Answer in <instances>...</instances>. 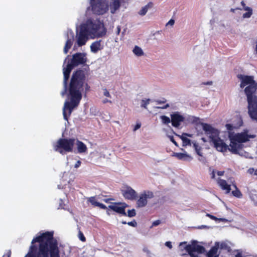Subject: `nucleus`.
Segmentation results:
<instances>
[{
    "label": "nucleus",
    "mask_w": 257,
    "mask_h": 257,
    "mask_svg": "<svg viewBox=\"0 0 257 257\" xmlns=\"http://www.w3.org/2000/svg\"><path fill=\"white\" fill-rule=\"evenodd\" d=\"M53 231H47L34 238L29 251L25 257H60L56 239Z\"/></svg>",
    "instance_id": "obj_1"
},
{
    "label": "nucleus",
    "mask_w": 257,
    "mask_h": 257,
    "mask_svg": "<svg viewBox=\"0 0 257 257\" xmlns=\"http://www.w3.org/2000/svg\"><path fill=\"white\" fill-rule=\"evenodd\" d=\"M106 33L104 24L97 18H90L82 23L76 30L73 49L86 44L89 39L101 38Z\"/></svg>",
    "instance_id": "obj_2"
},
{
    "label": "nucleus",
    "mask_w": 257,
    "mask_h": 257,
    "mask_svg": "<svg viewBox=\"0 0 257 257\" xmlns=\"http://www.w3.org/2000/svg\"><path fill=\"white\" fill-rule=\"evenodd\" d=\"M85 79V74L82 70H78L72 75L69 89L70 101L66 100L63 109V117L66 120H68L66 110H68L70 115L73 108L79 104L82 98V91L84 86Z\"/></svg>",
    "instance_id": "obj_3"
},
{
    "label": "nucleus",
    "mask_w": 257,
    "mask_h": 257,
    "mask_svg": "<svg viewBox=\"0 0 257 257\" xmlns=\"http://www.w3.org/2000/svg\"><path fill=\"white\" fill-rule=\"evenodd\" d=\"M248 130H244L243 132L237 133L234 135L231 133L229 134V138L230 141L229 146V151L234 154H238L240 156H244L246 154V157H247L248 154L244 152L242 150V143H245L249 140L250 139H253L255 137V135H248Z\"/></svg>",
    "instance_id": "obj_4"
},
{
    "label": "nucleus",
    "mask_w": 257,
    "mask_h": 257,
    "mask_svg": "<svg viewBox=\"0 0 257 257\" xmlns=\"http://www.w3.org/2000/svg\"><path fill=\"white\" fill-rule=\"evenodd\" d=\"M87 60L86 57V53H77L72 55V58L70 63L67 64L66 67L63 65V87L64 90L61 92V95L64 96L67 91V81L69 78L70 73L75 66H77L79 65H84ZM66 58L65 59L64 64H65Z\"/></svg>",
    "instance_id": "obj_5"
},
{
    "label": "nucleus",
    "mask_w": 257,
    "mask_h": 257,
    "mask_svg": "<svg viewBox=\"0 0 257 257\" xmlns=\"http://www.w3.org/2000/svg\"><path fill=\"white\" fill-rule=\"evenodd\" d=\"M202 129L205 134L209 138L210 142H211L214 148L219 152H225L227 150L229 151L230 147L227 145L219 137V132L216 128L213 127L211 125L201 123Z\"/></svg>",
    "instance_id": "obj_6"
},
{
    "label": "nucleus",
    "mask_w": 257,
    "mask_h": 257,
    "mask_svg": "<svg viewBox=\"0 0 257 257\" xmlns=\"http://www.w3.org/2000/svg\"><path fill=\"white\" fill-rule=\"evenodd\" d=\"M75 143V139L73 138L60 139L53 144V149L55 151L64 155L73 151Z\"/></svg>",
    "instance_id": "obj_7"
},
{
    "label": "nucleus",
    "mask_w": 257,
    "mask_h": 257,
    "mask_svg": "<svg viewBox=\"0 0 257 257\" xmlns=\"http://www.w3.org/2000/svg\"><path fill=\"white\" fill-rule=\"evenodd\" d=\"M91 11L93 14L102 15L108 10V4L105 0H90Z\"/></svg>",
    "instance_id": "obj_8"
},
{
    "label": "nucleus",
    "mask_w": 257,
    "mask_h": 257,
    "mask_svg": "<svg viewBox=\"0 0 257 257\" xmlns=\"http://www.w3.org/2000/svg\"><path fill=\"white\" fill-rule=\"evenodd\" d=\"M184 248L191 257H199L198 254L204 252L205 250V248L197 244L196 241H193L191 244L186 245Z\"/></svg>",
    "instance_id": "obj_9"
},
{
    "label": "nucleus",
    "mask_w": 257,
    "mask_h": 257,
    "mask_svg": "<svg viewBox=\"0 0 257 257\" xmlns=\"http://www.w3.org/2000/svg\"><path fill=\"white\" fill-rule=\"evenodd\" d=\"M154 193L152 191H145L141 193L137 201V207L142 208L146 206L148 203V199L153 198Z\"/></svg>",
    "instance_id": "obj_10"
},
{
    "label": "nucleus",
    "mask_w": 257,
    "mask_h": 257,
    "mask_svg": "<svg viewBox=\"0 0 257 257\" xmlns=\"http://www.w3.org/2000/svg\"><path fill=\"white\" fill-rule=\"evenodd\" d=\"M248 103V112L249 116L253 120L257 121V99H247Z\"/></svg>",
    "instance_id": "obj_11"
},
{
    "label": "nucleus",
    "mask_w": 257,
    "mask_h": 257,
    "mask_svg": "<svg viewBox=\"0 0 257 257\" xmlns=\"http://www.w3.org/2000/svg\"><path fill=\"white\" fill-rule=\"evenodd\" d=\"M121 191L122 196L126 199L134 200L137 198L138 195L137 192L128 185H124L122 187Z\"/></svg>",
    "instance_id": "obj_12"
},
{
    "label": "nucleus",
    "mask_w": 257,
    "mask_h": 257,
    "mask_svg": "<svg viewBox=\"0 0 257 257\" xmlns=\"http://www.w3.org/2000/svg\"><path fill=\"white\" fill-rule=\"evenodd\" d=\"M64 37L66 41L64 47L63 52L65 54H67L73 44L74 34L71 30L68 29L64 34Z\"/></svg>",
    "instance_id": "obj_13"
},
{
    "label": "nucleus",
    "mask_w": 257,
    "mask_h": 257,
    "mask_svg": "<svg viewBox=\"0 0 257 257\" xmlns=\"http://www.w3.org/2000/svg\"><path fill=\"white\" fill-rule=\"evenodd\" d=\"M237 77L240 82V87L241 88L245 86H250L254 82V77L253 76L240 74L237 75Z\"/></svg>",
    "instance_id": "obj_14"
},
{
    "label": "nucleus",
    "mask_w": 257,
    "mask_h": 257,
    "mask_svg": "<svg viewBox=\"0 0 257 257\" xmlns=\"http://www.w3.org/2000/svg\"><path fill=\"white\" fill-rule=\"evenodd\" d=\"M172 125L175 127H179L185 120V117L179 112L176 111L171 114Z\"/></svg>",
    "instance_id": "obj_15"
},
{
    "label": "nucleus",
    "mask_w": 257,
    "mask_h": 257,
    "mask_svg": "<svg viewBox=\"0 0 257 257\" xmlns=\"http://www.w3.org/2000/svg\"><path fill=\"white\" fill-rule=\"evenodd\" d=\"M256 89L257 82L254 80V82L251 85L247 86L244 89V93L246 96L247 99H254V97L257 99V96L254 94Z\"/></svg>",
    "instance_id": "obj_16"
},
{
    "label": "nucleus",
    "mask_w": 257,
    "mask_h": 257,
    "mask_svg": "<svg viewBox=\"0 0 257 257\" xmlns=\"http://www.w3.org/2000/svg\"><path fill=\"white\" fill-rule=\"evenodd\" d=\"M125 207L126 204L125 203H124L122 206H120L118 204L114 203L108 206V207L113 211L121 214L124 216H126V213L125 212Z\"/></svg>",
    "instance_id": "obj_17"
},
{
    "label": "nucleus",
    "mask_w": 257,
    "mask_h": 257,
    "mask_svg": "<svg viewBox=\"0 0 257 257\" xmlns=\"http://www.w3.org/2000/svg\"><path fill=\"white\" fill-rule=\"evenodd\" d=\"M217 183L222 190L226 191V193L230 192V186L227 183L225 180L218 178Z\"/></svg>",
    "instance_id": "obj_18"
},
{
    "label": "nucleus",
    "mask_w": 257,
    "mask_h": 257,
    "mask_svg": "<svg viewBox=\"0 0 257 257\" xmlns=\"http://www.w3.org/2000/svg\"><path fill=\"white\" fill-rule=\"evenodd\" d=\"M77 147L78 153L80 154L84 153L87 151L86 146L82 142L75 139V143Z\"/></svg>",
    "instance_id": "obj_19"
},
{
    "label": "nucleus",
    "mask_w": 257,
    "mask_h": 257,
    "mask_svg": "<svg viewBox=\"0 0 257 257\" xmlns=\"http://www.w3.org/2000/svg\"><path fill=\"white\" fill-rule=\"evenodd\" d=\"M240 4L242 7V9L244 11H247V12H246L243 14V15H242L243 18H249L252 14V9L249 7L246 6L244 2L243 1H241Z\"/></svg>",
    "instance_id": "obj_20"
},
{
    "label": "nucleus",
    "mask_w": 257,
    "mask_h": 257,
    "mask_svg": "<svg viewBox=\"0 0 257 257\" xmlns=\"http://www.w3.org/2000/svg\"><path fill=\"white\" fill-rule=\"evenodd\" d=\"M173 156L176 157L179 160L184 161H191L192 159V157L186 153H174Z\"/></svg>",
    "instance_id": "obj_21"
},
{
    "label": "nucleus",
    "mask_w": 257,
    "mask_h": 257,
    "mask_svg": "<svg viewBox=\"0 0 257 257\" xmlns=\"http://www.w3.org/2000/svg\"><path fill=\"white\" fill-rule=\"evenodd\" d=\"M120 2L119 0H113L110 4V12L114 14L120 7Z\"/></svg>",
    "instance_id": "obj_22"
},
{
    "label": "nucleus",
    "mask_w": 257,
    "mask_h": 257,
    "mask_svg": "<svg viewBox=\"0 0 257 257\" xmlns=\"http://www.w3.org/2000/svg\"><path fill=\"white\" fill-rule=\"evenodd\" d=\"M219 247V243L216 242L215 245L212 247L207 254L208 257H216Z\"/></svg>",
    "instance_id": "obj_23"
},
{
    "label": "nucleus",
    "mask_w": 257,
    "mask_h": 257,
    "mask_svg": "<svg viewBox=\"0 0 257 257\" xmlns=\"http://www.w3.org/2000/svg\"><path fill=\"white\" fill-rule=\"evenodd\" d=\"M153 7V3L152 2H149L147 5L142 7V9L138 12V14L142 16H145L148 10Z\"/></svg>",
    "instance_id": "obj_24"
},
{
    "label": "nucleus",
    "mask_w": 257,
    "mask_h": 257,
    "mask_svg": "<svg viewBox=\"0 0 257 257\" xmlns=\"http://www.w3.org/2000/svg\"><path fill=\"white\" fill-rule=\"evenodd\" d=\"M101 41H97L92 43L90 46L91 51L96 53L101 49Z\"/></svg>",
    "instance_id": "obj_25"
},
{
    "label": "nucleus",
    "mask_w": 257,
    "mask_h": 257,
    "mask_svg": "<svg viewBox=\"0 0 257 257\" xmlns=\"http://www.w3.org/2000/svg\"><path fill=\"white\" fill-rule=\"evenodd\" d=\"M229 182L232 184L233 187L235 189V190L232 191V194L237 198H241L242 196V194L241 193V192L239 190V189L237 188L236 184L234 183V181L230 180Z\"/></svg>",
    "instance_id": "obj_26"
},
{
    "label": "nucleus",
    "mask_w": 257,
    "mask_h": 257,
    "mask_svg": "<svg viewBox=\"0 0 257 257\" xmlns=\"http://www.w3.org/2000/svg\"><path fill=\"white\" fill-rule=\"evenodd\" d=\"M186 136H189L191 137V135H188L187 134H183L181 138L183 142V146H191V140L187 138L186 137Z\"/></svg>",
    "instance_id": "obj_27"
},
{
    "label": "nucleus",
    "mask_w": 257,
    "mask_h": 257,
    "mask_svg": "<svg viewBox=\"0 0 257 257\" xmlns=\"http://www.w3.org/2000/svg\"><path fill=\"white\" fill-rule=\"evenodd\" d=\"M133 53L138 57L144 55V52L142 48L138 46H135L133 50Z\"/></svg>",
    "instance_id": "obj_28"
},
{
    "label": "nucleus",
    "mask_w": 257,
    "mask_h": 257,
    "mask_svg": "<svg viewBox=\"0 0 257 257\" xmlns=\"http://www.w3.org/2000/svg\"><path fill=\"white\" fill-rule=\"evenodd\" d=\"M192 144H193V146L194 148L195 149V151H196V153L197 154V155L202 157V153H201V147H200L198 145V144L197 143H196V142H192Z\"/></svg>",
    "instance_id": "obj_29"
},
{
    "label": "nucleus",
    "mask_w": 257,
    "mask_h": 257,
    "mask_svg": "<svg viewBox=\"0 0 257 257\" xmlns=\"http://www.w3.org/2000/svg\"><path fill=\"white\" fill-rule=\"evenodd\" d=\"M160 118L162 123L165 124H168L171 122V118L170 119L168 116L166 115L161 116Z\"/></svg>",
    "instance_id": "obj_30"
},
{
    "label": "nucleus",
    "mask_w": 257,
    "mask_h": 257,
    "mask_svg": "<svg viewBox=\"0 0 257 257\" xmlns=\"http://www.w3.org/2000/svg\"><path fill=\"white\" fill-rule=\"evenodd\" d=\"M206 215V216L209 217L210 219L215 220V221L219 220L220 221H223V222L227 221V220L225 218H218L216 217H215L212 215H211L210 214H208V213H207Z\"/></svg>",
    "instance_id": "obj_31"
},
{
    "label": "nucleus",
    "mask_w": 257,
    "mask_h": 257,
    "mask_svg": "<svg viewBox=\"0 0 257 257\" xmlns=\"http://www.w3.org/2000/svg\"><path fill=\"white\" fill-rule=\"evenodd\" d=\"M150 99H143L141 101V106L145 109H147V105L150 103Z\"/></svg>",
    "instance_id": "obj_32"
},
{
    "label": "nucleus",
    "mask_w": 257,
    "mask_h": 257,
    "mask_svg": "<svg viewBox=\"0 0 257 257\" xmlns=\"http://www.w3.org/2000/svg\"><path fill=\"white\" fill-rule=\"evenodd\" d=\"M88 201L94 206L96 207L98 202L95 199V197H91L88 199Z\"/></svg>",
    "instance_id": "obj_33"
},
{
    "label": "nucleus",
    "mask_w": 257,
    "mask_h": 257,
    "mask_svg": "<svg viewBox=\"0 0 257 257\" xmlns=\"http://www.w3.org/2000/svg\"><path fill=\"white\" fill-rule=\"evenodd\" d=\"M136 215V210L134 209H132L131 210H128L127 212V214L126 216L132 217L135 216Z\"/></svg>",
    "instance_id": "obj_34"
},
{
    "label": "nucleus",
    "mask_w": 257,
    "mask_h": 257,
    "mask_svg": "<svg viewBox=\"0 0 257 257\" xmlns=\"http://www.w3.org/2000/svg\"><path fill=\"white\" fill-rule=\"evenodd\" d=\"M250 198L251 199V200L253 202L255 206H257V196L256 195H250Z\"/></svg>",
    "instance_id": "obj_35"
},
{
    "label": "nucleus",
    "mask_w": 257,
    "mask_h": 257,
    "mask_svg": "<svg viewBox=\"0 0 257 257\" xmlns=\"http://www.w3.org/2000/svg\"><path fill=\"white\" fill-rule=\"evenodd\" d=\"M103 95L104 96L107 97H109L110 98L111 97V95L110 94L109 92H108V91L106 89V88H104L103 89Z\"/></svg>",
    "instance_id": "obj_36"
},
{
    "label": "nucleus",
    "mask_w": 257,
    "mask_h": 257,
    "mask_svg": "<svg viewBox=\"0 0 257 257\" xmlns=\"http://www.w3.org/2000/svg\"><path fill=\"white\" fill-rule=\"evenodd\" d=\"M127 224L128 225L133 226V227H136L137 225V223L135 220H134L132 221L127 222Z\"/></svg>",
    "instance_id": "obj_37"
},
{
    "label": "nucleus",
    "mask_w": 257,
    "mask_h": 257,
    "mask_svg": "<svg viewBox=\"0 0 257 257\" xmlns=\"http://www.w3.org/2000/svg\"><path fill=\"white\" fill-rule=\"evenodd\" d=\"M160 223H161V221L160 220H155L152 223V225L151 226V228L153 227V226H157V225H159Z\"/></svg>",
    "instance_id": "obj_38"
},
{
    "label": "nucleus",
    "mask_w": 257,
    "mask_h": 257,
    "mask_svg": "<svg viewBox=\"0 0 257 257\" xmlns=\"http://www.w3.org/2000/svg\"><path fill=\"white\" fill-rule=\"evenodd\" d=\"M225 126H226L227 130L229 131H232L233 130V128H234V126H233L231 124H226L225 125Z\"/></svg>",
    "instance_id": "obj_39"
},
{
    "label": "nucleus",
    "mask_w": 257,
    "mask_h": 257,
    "mask_svg": "<svg viewBox=\"0 0 257 257\" xmlns=\"http://www.w3.org/2000/svg\"><path fill=\"white\" fill-rule=\"evenodd\" d=\"M96 207H99V208L104 209L106 208V206L104 204L99 203V202L98 203V204Z\"/></svg>",
    "instance_id": "obj_40"
},
{
    "label": "nucleus",
    "mask_w": 257,
    "mask_h": 257,
    "mask_svg": "<svg viewBox=\"0 0 257 257\" xmlns=\"http://www.w3.org/2000/svg\"><path fill=\"white\" fill-rule=\"evenodd\" d=\"M96 207H99V208L104 209L106 208V206L104 204L99 203V202L98 203V204Z\"/></svg>",
    "instance_id": "obj_41"
},
{
    "label": "nucleus",
    "mask_w": 257,
    "mask_h": 257,
    "mask_svg": "<svg viewBox=\"0 0 257 257\" xmlns=\"http://www.w3.org/2000/svg\"><path fill=\"white\" fill-rule=\"evenodd\" d=\"M175 23V21L173 19H171L169 21V22L166 24V26H168V25H170V26H173L174 25Z\"/></svg>",
    "instance_id": "obj_42"
},
{
    "label": "nucleus",
    "mask_w": 257,
    "mask_h": 257,
    "mask_svg": "<svg viewBox=\"0 0 257 257\" xmlns=\"http://www.w3.org/2000/svg\"><path fill=\"white\" fill-rule=\"evenodd\" d=\"M165 245L169 247L170 249L172 248V243L171 241H167L165 242Z\"/></svg>",
    "instance_id": "obj_43"
},
{
    "label": "nucleus",
    "mask_w": 257,
    "mask_h": 257,
    "mask_svg": "<svg viewBox=\"0 0 257 257\" xmlns=\"http://www.w3.org/2000/svg\"><path fill=\"white\" fill-rule=\"evenodd\" d=\"M141 124L140 123H137L134 128V131H136L137 130L139 129L141 127Z\"/></svg>",
    "instance_id": "obj_44"
},
{
    "label": "nucleus",
    "mask_w": 257,
    "mask_h": 257,
    "mask_svg": "<svg viewBox=\"0 0 257 257\" xmlns=\"http://www.w3.org/2000/svg\"><path fill=\"white\" fill-rule=\"evenodd\" d=\"M79 238L81 241H84L85 240V238L84 236V235L82 232H79Z\"/></svg>",
    "instance_id": "obj_45"
},
{
    "label": "nucleus",
    "mask_w": 257,
    "mask_h": 257,
    "mask_svg": "<svg viewBox=\"0 0 257 257\" xmlns=\"http://www.w3.org/2000/svg\"><path fill=\"white\" fill-rule=\"evenodd\" d=\"M241 10V8L236 7V8H231L230 9V11L231 12H232V13H235L236 11H239V10Z\"/></svg>",
    "instance_id": "obj_46"
},
{
    "label": "nucleus",
    "mask_w": 257,
    "mask_h": 257,
    "mask_svg": "<svg viewBox=\"0 0 257 257\" xmlns=\"http://www.w3.org/2000/svg\"><path fill=\"white\" fill-rule=\"evenodd\" d=\"M169 138L170 139V141L176 146H178V144L176 143V142L174 139V138L173 136H169Z\"/></svg>",
    "instance_id": "obj_47"
},
{
    "label": "nucleus",
    "mask_w": 257,
    "mask_h": 257,
    "mask_svg": "<svg viewBox=\"0 0 257 257\" xmlns=\"http://www.w3.org/2000/svg\"><path fill=\"white\" fill-rule=\"evenodd\" d=\"M81 163V162L80 161H79V160L77 161L74 165V167L75 168H78L80 166Z\"/></svg>",
    "instance_id": "obj_48"
},
{
    "label": "nucleus",
    "mask_w": 257,
    "mask_h": 257,
    "mask_svg": "<svg viewBox=\"0 0 257 257\" xmlns=\"http://www.w3.org/2000/svg\"><path fill=\"white\" fill-rule=\"evenodd\" d=\"M11 251L10 250H9L7 251L6 254H4L3 257H5L6 256L7 257H11Z\"/></svg>",
    "instance_id": "obj_49"
},
{
    "label": "nucleus",
    "mask_w": 257,
    "mask_h": 257,
    "mask_svg": "<svg viewBox=\"0 0 257 257\" xmlns=\"http://www.w3.org/2000/svg\"><path fill=\"white\" fill-rule=\"evenodd\" d=\"M63 206L64 203L62 199H60L59 207L58 208H64Z\"/></svg>",
    "instance_id": "obj_50"
},
{
    "label": "nucleus",
    "mask_w": 257,
    "mask_h": 257,
    "mask_svg": "<svg viewBox=\"0 0 257 257\" xmlns=\"http://www.w3.org/2000/svg\"><path fill=\"white\" fill-rule=\"evenodd\" d=\"M168 107H169V104H166L163 105V106H157V108H161V109H166Z\"/></svg>",
    "instance_id": "obj_51"
},
{
    "label": "nucleus",
    "mask_w": 257,
    "mask_h": 257,
    "mask_svg": "<svg viewBox=\"0 0 257 257\" xmlns=\"http://www.w3.org/2000/svg\"><path fill=\"white\" fill-rule=\"evenodd\" d=\"M254 169L252 168H249L248 171H247V172L250 174H251V175H253L254 174Z\"/></svg>",
    "instance_id": "obj_52"
},
{
    "label": "nucleus",
    "mask_w": 257,
    "mask_h": 257,
    "mask_svg": "<svg viewBox=\"0 0 257 257\" xmlns=\"http://www.w3.org/2000/svg\"><path fill=\"white\" fill-rule=\"evenodd\" d=\"M107 102H109V103H112L111 100H108L107 98H105V99L102 100V103H106Z\"/></svg>",
    "instance_id": "obj_53"
},
{
    "label": "nucleus",
    "mask_w": 257,
    "mask_h": 257,
    "mask_svg": "<svg viewBox=\"0 0 257 257\" xmlns=\"http://www.w3.org/2000/svg\"><path fill=\"white\" fill-rule=\"evenodd\" d=\"M120 27L118 26L117 27V31L116 32V34L117 35H118L120 33Z\"/></svg>",
    "instance_id": "obj_54"
},
{
    "label": "nucleus",
    "mask_w": 257,
    "mask_h": 257,
    "mask_svg": "<svg viewBox=\"0 0 257 257\" xmlns=\"http://www.w3.org/2000/svg\"><path fill=\"white\" fill-rule=\"evenodd\" d=\"M208 228L209 227L206 226V225H201V226H199L198 227V228H199V229H203V228Z\"/></svg>",
    "instance_id": "obj_55"
},
{
    "label": "nucleus",
    "mask_w": 257,
    "mask_h": 257,
    "mask_svg": "<svg viewBox=\"0 0 257 257\" xmlns=\"http://www.w3.org/2000/svg\"><path fill=\"white\" fill-rule=\"evenodd\" d=\"M224 173V171H217V174L218 176H223Z\"/></svg>",
    "instance_id": "obj_56"
},
{
    "label": "nucleus",
    "mask_w": 257,
    "mask_h": 257,
    "mask_svg": "<svg viewBox=\"0 0 257 257\" xmlns=\"http://www.w3.org/2000/svg\"><path fill=\"white\" fill-rule=\"evenodd\" d=\"M211 178L214 179L215 178V171H213L211 174Z\"/></svg>",
    "instance_id": "obj_57"
},
{
    "label": "nucleus",
    "mask_w": 257,
    "mask_h": 257,
    "mask_svg": "<svg viewBox=\"0 0 257 257\" xmlns=\"http://www.w3.org/2000/svg\"><path fill=\"white\" fill-rule=\"evenodd\" d=\"M143 250H144V251L147 252V253H150V251L149 250V249L147 248H144L143 249Z\"/></svg>",
    "instance_id": "obj_58"
},
{
    "label": "nucleus",
    "mask_w": 257,
    "mask_h": 257,
    "mask_svg": "<svg viewBox=\"0 0 257 257\" xmlns=\"http://www.w3.org/2000/svg\"><path fill=\"white\" fill-rule=\"evenodd\" d=\"M235 257H242V254L241 253H237L235 255Z\"/></svg>",
    "instance_id": "obj_59"
},
{
    "label": "nucleus",
    "mask_w": 257,
    "mask_h": 257,
    "mask_svg": "<svg viewBox=\"0 0 257 257\" xmlns=\"http://www.w3.org/2000/svg\"><path fill=\"white\" fill-rule=\"evenodd\" d=\"M165 102V101H160V100H158L157 101V103H158V104H163Z\"/></svg>",
    "instance_id": "obj_60"
},
{
    "label": "nucleus",
    "mask_w": 257,
    "mask_h": 257,
    "mask_svg": "<svg viewBox=\"0 0 257 257\" xmlns=\"http://www.w3.org/2000/svg\"><path fill=\"white\" fill-rule=\"evenodd\" d=\"M85 89H86V91H87L89 88V87H88L87 84H85Z\"/></svg>",
    "instance_id": "obj_61"
},
{
    "label": "nucleus",
    "mask_w": 257,
    "mask_h": 257,
    "mask_svg": "<svg viewBox=\"0 0 257 257\" xmlns=\"http://www.w3.org/2000/svg\"><path fill=\"white\" fill-rule=\"evenodd\" d=\"M212 84V81H208L205 83L206 85H211Z\"/></svg>",
    "instance_id": "obj_62"
},
{
    "label": "nucleus",
    "mask_w": 257,
    "mask_h": 257,
    "mask_svg": "<svg viewBox=\"0 0 257 257\" xmlns=\"http://www.w3.org/2000/svg\"><path fill=\"white\" fill-rule=\"evenodd\" d=\"M255 50L256 53L257 54V41L255 42Z\"/></svg>",
    "instance_id": "obj_63"
},
{
    "label": "nucleus",
    "mask_w": 257,
    "mask_h": 257,
    "mask_svg": "<svg viewBox=\"0 0 257 257\" xmlns=\"http://www.w3.org/2000/svg\"><path fill=\"white\" fill-rule=\"evenodd\" d=\"M253 175H255V176H257V169H256V170L254 169Z\"/></svg>",
    "instance_id": "obj_64"
}]
</instances>
